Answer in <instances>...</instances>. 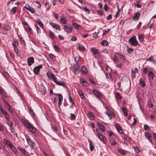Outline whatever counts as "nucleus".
Wrapping results in <instances>:
<instances>
[{
  "label": "nucleus",
  "instance_id": "obj_15",
  "mask_svg": "<svg viewBox=\"0 0 156 156\" xmlns=\"http://www.w3.org/2000/svg\"><path fill=\"white\" fill-rule=\"evenodd\" d=\"M3 142L7 146H8L9 148L12 146V144H11V143L10 141H9L8 140L6 139H4L3 140Z\"/></svg>",
  "mask_w": 156,
  "mask_h": 156
},
{
  "label": "nucleus",
  "instance_id": "obj_45",
  "mask_svg": "<svg viewBox=\"0 0 156 156\" xmlns=\"http://www.w3.org/2000/svg\"><path fill=\"white\" fill-rule=\"evenodd\" d=\"M73 25L74 26V28L76 29H79L80 26L75 23H73Z\"/></svg>",
  "mask_w": 156,
  "mask_h": 156
},
{
  "label": "nucleus",
  "instance_id": "obj_30",
  "mask_svg": "<svg viewBox=\"0 0 156 156\" xmlns=\"http://www.w3.org/2000/svg\"><path fill=\"white\" fill-rule=\"evenodd\" d=\"M138 37L140 42H142L144 38V36L143 34H139Z\"/></svg>",
  "mask_w": 156,
  "mask_h": 156
},
{
  "label": "nucleus",
  "instance_id": "obj_55",
  "mask_svg": "<svg viewBox=\"0 0 156 156\" xmlns=\"http://www.w3.org/2000/svg\"><path fill=\"white\" fill-rule=\"evenodd\" d=\"M58 97L59 98L58 100L62 101L63 99V97L62 95L60 94H58Z\"/></svg>",
  "mask_w": 156,
  "mask_h": 156
},
{
  "label": "nucleus",
  "instance_id": "obj_64",
  "mask_svg": "<svg viewBox=\"0 0 156 156\" xmlns=\"http://www.w3.org/2000/svg\"><path fill=\"white\" fill-rule=\"evenodd\" d=\"M76 37L75 36H73L72 37L71 39V40L72 41H76Z\"/></svg>",
  "mask_w": 156,
  "mask_h": 156
},
{
  "label": "nucleus",
  "instance_id": "obj_26",
  "mask_svg": "<svg viewBox=\"0 0 156 156\" xmlns=\"http://www.w3.org/2000/svg\"><path fill=\"white\" fill-rule=\"evenodd\" d=\"M139 81L140 86L143 87H144L145 86V83L142 79L141 78H140L139 80Z\"/></svg>",
  "mask_w": 156,
  "mask_h": 156
},
{
  "label": "nucleus",
  "instance_id": "obj_2",
  "mask_svg": "<svg viewBox=\"0 0 156 156\" xmlns=\"http://www.w3.org/2000/svg\"><path fill=\"white\" fill-rule=\"evenodd\" d=\"M129 42L130 45L134 46H136L137 45H139L135 36H133L129 38Z\"/></svg>",
  "mask_w": 156,
  "mask_h": 156
},
{
  "label": "nucleus",
  "instance_id": "obj_43",
  "mask_svg": "<svg viewBox=\"0 0 156 156\" xmlns=\"http://www.w3.org/2000/svg\"><path fill=\"white\" fill-rule=\"evenodd\" d=\"M82 84L83 85L85 86H88L89 85V83L85 80H83L82 82Z\"/></svg>",
  "mask_w": 156,
  "mask_h": 156
},
{
  "label": "nucleus",
  "instance_id": "obj_13",
  "mask_svg": "<svg viewBox=\"0 0 156 156\" xmlns=\"http://www.w3.org/2000/svg\"><path fill=\"white\" fill-rule=\"evenodd\" d=\"M93 92L94 94L96 95L97 98L99 99H100V98H101V93L98 92V91L95 90H94L93 91Z\"/></svg>",
  "mask_w": 156,
  "mask_h": 156
},
{
  "label": "nucleus",
  "instance_id": "obj_46",
  "mask_svg": "<svg viewBox=\"0 0 156 156\" xmlns=\"http://www.w3.org/2000/svg\"><path fill=\"white\" fill-rule=\"evenodd\" d=\"M54 47L56 51L58 52L60 51V48L57 46L55 45Z\"/></svg>",
  "mask_w": 156,
  "mask_h": 156
},
{
  "label": "nucleus",
  "instance_id": "obj_51",
  "mask_svg": "<svg viewBox=\"0 0 156 156\" xmlns=\"http://www.w3.org/2000/svg\"><path fill=\"white\" fill-rule=\"evenodd\" d=\"M110 29H108L107 30H103V35L106 34L108 32L110 31Z\"/></svg>",
  "mask_w": 156,
  "mask_h": 156
},
{
  "label": "nucleus",
  "instance_id": "obj_4",
  "mask_svg": "<svg viewBox=\"0 0 156 156\" xmlns=\"http://www.w3.org/2000/svg\"><path fill=\"white\" fill-rule=\"evenodd\" d=\"M47 75L48 79L49 80H52L55 82L57 78L55 75L52 73L50 71H48L47 73Z\"/></svg>",
  "mask_w": 156,
  "mask_h": 156
},
{
  "label": "nucleus",
  "instance_id": "obj_6",
  "mask_svg": "<svg viewBox=\"0 0 156 156\" xmlns=\"http://www.w3.org/2000/svg\"><path fill=\"white\" fill-rule=\"evenodd\" d=\"M78 59L76 60L75 58V60L76 62H78ZM79 67L78 66V63H76V64H75L74 66L73 72L76 74L79 72Z\"/></svg>",
  "mask_w": 156,
  "mask_h": 156
},
{
  "label": "nucleus",
  "instance_id": "obj_34",
  "mask_svg": "<svg viewBox=\"0 0 156 156\" xmlns=\"http://www.w3.org/2000/svg\"><path fill=\"white\" fill-rule=\"evenodd\" d=\"M81 71L84 74L87 72V70L86 69V68L85 66H83L82 67Z\"/></svg>",
  "mask_w": 156,
  "mask_h": 156
},
{
  "label": "nucleus",
  "instance_id": "obj_41",
  "mask_svg": "<svg viewBox=\"0 0 156 156\" xmlns=\"http://www.w3.org/2000/svg\"><path fill=\"white\" fill-rule=\"evenodd\" d=\"M18 44V42L16 41H15L13 42V43L12 44V45L13 48H15L16 47V45H17Z\"/></svg>",
  "mask_w": 156,
  "mask_h": 156
},
{
  "label": "nucleus",
  "instance_id": "obj_58",
  "mask_svg": "<svg viewBox=\"0 0 156 156\" xmlns=\"http://www.w3.org/2000/svg\"><path fill=\"white\" fill-rule=\"evenodd\" d=\"M116 97L117 98H119V99H121V97L120 94H119V93H117L116 94Z\"/></svg>",
  "mask_w": 156,
  "mask_h": 156
},
{
  "label": "nucleus",
  "instance_id": "obj_11",
  "mask_svg": "<svg viewBox=\"0 0 156 156\" xmlns=\"http://www.w3.org/2000/svg\"><path fill=\"white\" fill-rule=\"evenodd\" d=\"M90 50L93 54L96 55H98H98H100V53L98 50L95 48H90Z\"/></svg>",
  "mask_w": 156,
  "mask_h": 156
},
{
  "label": "nucleus",
  "instance_id": "obj_56",
  "mask_svg": "<svg viewBox=\"0 0 156 156\" xmlns=\"http://www.w3.org/2000/svg\"><path fill=\"white\" fill-rule=\"evenodd\" d=\"M46 9L48 10L50 9V6L49 3H48V2L46 3Z\"/></svg>",
  "mask_w": 156,
  "mask_h": 156
},
{
  "label": "nucleus",
  "instance_id": "obj_22",
  "mask_svg": "<svg viewBox=\"0 0 156 156\" xmlns=\"http://www.w3.org/2000/svg\"><path fill=\"white\" fill-rule=\"evenodd\" d=\"M90 150L91 151H93L94 149V147L93 145V143L91 141L88 140Z\"/></svg>",
  "mask_w": 156,
  "mask_h": 156
},
{
  "label": "nucleus",
  "instance_id": "obj_28",
  "mask_svg": "<svg viewBox=\"0 0 156 156\" xmlns=\"http://www.w3.org/2000/svg\"><path fill=\"white\" fill-rule=\"evenodd\" d=\"M28 110H29V112L30 114V115L33 117H34L35 114H34V112L33 111V109L29 107L28 108Z\"/></svg>",
  "mask_w": 156,
  "mask_h": 156
},
{
  "label": "nucleus",
  "instance_id": "obj_36",
  "mask_svg": "<svg viewBox=\"0 0 156 156\" xmlns=\"http://www.w3.org/2000/svg\"><path fill=\"white\" fill-rule=\"evenodd\" d=\"M9 128L10 130H11L12 133H13V135H17L16 133V132L15 131V130L14 128L13 127V126L9 127Z\"/></svg>",
  "mask_w": 156,
  "mask_h": 156
},
{
  "label": "nucleus",
  "instance_id": "obj_50",
  "mask_svg": "<svg viewBox=\"0 0 156 156\" xmlns=\"http://www.w3.org/2000/svg\"><path fill=\"white\" fill-rule=\"evenodd\" d=\"M127 47V52L128 53H130L131 52L133 51V49L132 48H129V47H128V46Z\"/></svg>",
  "mask_w": 156,
  "mask_h": 156
},
{
  "label": "nucleus",
  "instance_id": "obj_32",
  "mask_svg": "<svg viewBox=\"0 0 156 156\" xmlns=\"http://www.w3.org/2000/svg\"><path fill=\"white\" fill-rule=\"evenodd\" d=\"M17 7H14L12 8L11 12L12 15L14 14L16 12Z\"/></svg>",
  "mask_w": 156,
  "mask_h": 156
},
{
  "label": "nucleus",
  "instance_id": "obj_62",
  "mask_svg": "<svg viewBox=\"0 0 156 156\" xmlns=\"http://www.w3.org/2000/svg\"><path fill=\"white\" fill-rule=\"evenodd\" d=\"M3 75L4 76L5 78L8 77V74L7 73L5 72H4L3 73Z\"/></svg>",
  "mask_w": 156,
  "mask_h": 156
},
{
  "label": "nucleus",
  "instance_id": "obj_16",
  "mask_svg": "<svg viewBox=\"0 0 156 156\" xmlns=\"http://www.w3.org/2000/svg\"><path fill=\"white\" fill-rule=\"evenodd\" d=\"M65 30L69 34V33L72 31V28L71 27H69L67 25H65L64 27Z\"/></svg>",
  "mask_w": 156,
  "mask_h": 156
},
{
  "label": "nucleus",
  "instance_id": "obj_9",
  "mask_svg": "<svg viewBox=\"0 0 156 156\" xmlns=\"http://www.w3.org/2000/svg\"><path fill=\"white\" fill-rule=\"evenodd\" d=\"M42 67V66L41 65H39L34 68V72L36 74H37L40 71V69Z\"/></svg>",
  "mask_w": 156,
  "mask_h": 156
},
{
  "label": "nucleus",
  "instance_id": "obj_48",
  "mask_svg": "<svg viewBox=\"0 0 156 156\" xmlns=\"http://www.w3.org/2000/svg\"><path fill=\"white\" fill-rule=\"evenodd\" d=\"M49 34L50 38L52 39H53L54 38V35L53 33L51 31H50Z\"/></svg>",
  "mask_w": 156,
  "mask_h": 156
},
{
  "label": "nucleus",
  "instance_id": "obj_33",
  "mask_svg": "<svg viewBox=\"0 0 156 156\" xmlns=\"http://www.w3.org/2000/svg\"><path fill=\"white\" fill-rule=\"evenodd\" d=\"M116 54L118 55L123 60L126 59V57L120 53L117 52L116 53Z\"/></svg>",
  "mask_w": 156,
  "mask_h": 156
},
{
  "label": "nucleus",
  "instance_id": "obj_12",
  "mask_svg": "<svg viewBox=\"0 0 156 156\" xmlns=\"http://www.w3.org/2000/svg\"><path fill=\"white\" fill-rule=\"evenodd\" d=\"M36 22L39 25L40 27L42 29L44 30L45 27L44 25L41 20L39 19H36Z\"/></svg>",
  "mask_w": 156,
  "mask_h": 156
},
{
  "label": "nucleus",
  "instance_id": "obj_8",
  "mask_svg": "<svg viewBox=\"0 0 156 156\" xmlns=\"http://www.w3.org/2000/svg\"><path fill=\"white\" fill-rule=\"evenodd\" d=\"M49 23L53 28L59 30H61L60 27L58 25L52 22H49Z\"/></svg>",
  "mask_w": 156,
  "mask_h": 156
},
{
  "label": "nucleus",
  "instance_id": "obj_1",
  "mask_svg": "<svg viewBox=\"0 0 156 156\" xmlns=\"http://www.w3.org/2000/svg\"><path fill=\"white\" fill-rule=\"evenodd\" d=\"M21 121L25 126L29 130L31 131L35 136H37L38 133L37 132V129L28 121L24 119H22Z\"/></svg>",
  "mask_w": 156,
  "mask_h": 156
},
{
  "label": "nucleus",
  "instance_id": "obj_63",
  "mask_svg": "<svg viewBox=\"0 0 156 156\" xmlns=\"http://www.w3.org/2000/svg\"><path fill=\"white\" fill-rule=\"evenodd\" d=\"M4 115L5 116V118L6 120L10 118L9 114H8V113H7L6 114H4Z\"/></svg>",
  "mask_w": 156,
  "mask_h": 156
},
{
  "label": "nucleus",
  "instance_id": "obj_38",
  "mask_svg": "<svg viewBox=\"0 0 156 156\" xmlns=\"http://www.w3.org/2000/svg\"><path fill=\"white\" fill-rule=\"evenodd\" d=\"M78 94L81 99H83L84 98H85L84 94L82 91L81 90H79L78 91Z\"/></svg>",
  "mask_w": 156,
  "mask_h": 156
},
{
  "label": "nucleus",
  "instance_id": "obj_19",
  "mask_svg": "<svg viewBox=\"0 0 156 156\" xmlns=\"http://www.w3.org/2000/svg\"><path fill=\"white\" fill-rule=\"evenodd\" d=\"M39 90L41 92L42 94H44L46 93V90L45 88L44 87V86H41L40 87Z\"/></svg>",
  "mask_w": 156,
  "mask_h": 156
},
{
  "label": "nucleus",
  "instance_id": "obj_35",
  "mask_svg": "<svg viewBox=\"0 0 156 156\" xmlns=\"http://www.w3.org/2000/svg\"><path fill=\"white\" fill-rule=\"evenodd\" d=\"M3 28L6 31H8L11 29V27L9 25H5L3 27Z\"/></svg>",
  "mask_w": 156,
  "mask_h": 156
},
{
  "label": "nucleus",
  "instance_id": "obj_20",
  "mask_svg": "<svg viewBox=\"0 0 156 156\" xmlns=\"http://www.w3.org/2000/svg\"><path fill=\"white\" fill-rule=\"evenodd\" d=\"M138 70L136 68H135L133 70H132V77H135L136 73L138 72Z\"/></svg>",
  "mask_w": 156,
  "mask_h": 156
},
{
  "label": "nucleus",
  "instance_id": "obj_23",
  "mask_svg": "<svg viewBox=\"0 0 156 156\" xmlns=\"http://www.w3.org/2000/svg\"><path fill=\"white\" fill-rule=\"evenodd\" d=\"M87 115L91 119H94L95 117L94 115L91 112H88Z\"/></svg>",
  "mask_w": 156,
  "mask_h": 156
},
{
  "label": "nucleus",
  "instance_id": "obj_54",
  "mask_svg": "<svg viewBox=\"0 0 156 156\" xmlns=\"http://www.w3.org/2000/svg\"><path fill=\"white\" fill-rule=\"evenodd\" d=\"M105 114L108 116L109 119L110 120H111L112 119V117L110 114L109 113L106 112H105Z\"/></svg>",
  "mask_w": 156,
  "mask_h": 156
},
{
  "label": "nucleus",
  "instance_id": "obj_21",
  "mask_svg": "<svg viewBox=\"0 0 156 156\" xmlns=\"http://www.w3.org/2000/svg\"><path fill=\"white\" fill-rule=\"evenodd\" d=\"M0 94L4 98H6L7 97L5 92L2 89V87L0 86Z\"/></svg>",
  "mask_w": 156,
  "mask_h": 156
},
{
  "label": "nucleus",
  "instance_id": "obj_27",
  "mask_svg": "<svg viewBox=\"0 0 156 156\" xmlns=\"http://www.w3.org/2000/svg\"><path fill=\"white\" fill-rule=\"evenodd\" d=\"M98 125L99 127V129H101L102 132H104L105 131V127L102 124L98 123Z\"/></svg>",
  "mask_w": 156,
  "mask_h": 156
},
{
  "label": "nucleus",
  "instance_id": "obj_17",
  "mask_svg": "<svg viewBox=\"0 0 156 156\" xmlns=\"http://www.w3.org/2000/svg\"><path fill=\"white\" fill-rule=\"evenodd\" d=\"M56 84L60 86H62L64 87H66V85L65 83L64 82H59L57 80H56L54 82Z\"/></svg>",
  "mask_w": 156,
  "mask_h": 156
},
{
  "label": "nucleus",
  "instance_id": "obj_49",
  "mask_svg": "<svg viewBox=\"0 0 156 156\" xmlns=\"http://www.w3.org/2000/svg\"><path fill=\"white\" fill-rule=\"evenodd\" d=\"M118 151L121 154L124 155L126 154L125 151L122 149H119Z\"/></svg>",
  "mask_w": 156,
  "mask_h": 156
},
{
  "label": "nucleus",
  "instance_id": "obj_37",
  "mask_svg": "<svg viewBox=\"0 0 156 156\" xmlns=\"http://www.w3.org/2000/svg\"><path fill=\"white\" fill-rule=\"evenodd\" d=\"M148 76L149 77H151V79H152L154 77V74L153 72L151 71H149L148 72Z\"/></svg>",
  "mask_w": 156,
  "mask_h": 156
},
{
  "label": "nucleus",
  "instance_id": "obj_42",
  "mask_svg": "<svg viewBox=\"0 0 156 156\" xmlns=\"http://www.w3.org/2000/svg\"><path fill=\"white\" fill-rule=\"evenodd\" d=\"M10 148L14 152H16L17 150L15 147H14L13 145H12V146H11V147Z\"/></svg>",
  "mask_w": 156,
  "mask_h": 156
},
{
  "label": "nucleus",
  "instance_id": "obj_7",
  "mask_svg": "<svg viewBox=\"0 0 156 156\" xmlns=\"http://www.w3.org/2000/svg\"><path fill=\"white\" fill-rule=\"evenodd\" d=\"M24 7L32 13H35L36 12L35 9L28 4H26Z\"/></svg>",
  "mask_w": 156,
  "mask_h": 156
},
{
  "label": "nucleus",
  "instance_id": "obj_29",
  "mask_svg": "<svg viewBox=\"0 0 156 156\" xmlns=\"http://www.w3.org/2000/svg\"><path fill=\"white\" fill-rule=\"evenodd\" d=\"M60 17V20L61 23L63 24H66V18L63 16H61Z\"/></svg>",
  "mask_w": 156,
  "mask_h": 156
},
{
  "label": "nucleus",
  "instance_id": "obj_60",
  "mask_svg": "<svg viewBox=\"0 0 156 156\" xmlns=\"http://www.w3.org/2000/svg\"><path fill=\"white\" fill-rule=\"evenodd\" d=\"M135 5L136 7L139 8H141L142 7L141 5L140 4L138 3H135Z\"/></svg>",
  "mask_w": 156,
  "mask_h": 156
},
{
  "label": "nucleus",
  "instance_id": "obj_14",
  "mask_svg": "<svg viewBox=\"0 0 156 156\" xmlns=\"http://www.w3.org/2000/svg\"><path fill=\"white\" fill-rule=\"evenodd\" d=\"M145 135L147 139L149 140L152 143V138L151 134L148 132H146L145 133Z\"/></svg>",
  "mask_w": 156,
  "mask_h": 156
},
{
  "label": "nucleus",
  "instance_id": "obj_59",
  "mask_svg": "<svg viewBox=\"0 0 156 156\" xmlns=\"http://www.w3.org/2000/svg\"><path fill=\"white\" fill-rule=\"evenodd\" d=\"M134 150L135 152L136 153H138L139 152V148L137 147H135L134 148Z\"/></svg>",
  "mask_w": 156,
  "mask_h": 156
},
{
  "label": "nucleus",
  "instance_id": "obj_10",
  "mask_svg": "<svg viewBox=\"0 0 156 156\" xmlns=\"http://www.w3.org/2000/svg\"><path fill=\"white\" fill-rule=\"evenodd\" d=\"M28 66H30L34 62V58L32 57H30L27 59Z\"/></svg>",
  "mask_w": 156,
  "mask_h": 156
},
{
  "label": "nucleus",
  "instance_id": "obj_53",
  "mask_svg": "<svg viewBox=\"0 0 156 156\" xmlns=\"http://www.w3.org/2000/svg\"><path fill=\"white\" fill-rule=\"evenodd\" d=\"M18 149L23 154L26 153V151H25V150L24 149H23V148H20V147H19Z\"/></svg>",
  "mask_w": 156,
  "mask_h": 156
},
{
  "label": "nucleus",
  "instance_id": "obj_61",
  "mask_svg": "<svg viewBox=\"0 0 156 156\" xmlns=\"http://www.w3.org/2000/svg\"><path fill=\"white\" fill-rule=\"evenodd\" d=\"M112 19V15H108L106 19L108 20H109Z\"/></svg>",
  "mask_w": 156,
  "mask_h": 156
},
{
  "label": "nucleus",
  "instance_id": "obj_24",
  "mask_svg": "<svg viewBox=\"0 0 156 156\" xmlns=\"http://www.w3.org/2000/svg\"><path fill=\"white\" fill-rule=\"evenodd\" d=\"M116 127L118 131L121 134L123 133L122 129L118 123L115 124Z\"/></svg>",
  "mask_w": 156,
  "mask_h": 156
},
{
  "label": "nucleus",
  "instance_id": "obj_47",
  "mask_svg": "<svg viewBox=\"0 0 156 156\" xmlns=\"http://www.w3.org/2000/svg\"><path fill=\"white\" fill-rule=\"evenodd\" d=\"M70 117H71V119L72 120H73L75 119H76V116L75 115L71 113L70 114Z\"/></svg>",
  "mask_w": 156,
  "mask_h": 156
},
{
  "label": "nucleus",
  "instance_id": "obj_52",
  "mask_svg": "<svg viewBox=\"0 0 156 156\" xmlns=\"http://www.w3.org/2000/svg\"><path fill=\"white\" fill-rule=\"evenodd\" d=\"M24 28L28 32L29 31V32H30V33H31V34L32 33L31 31V28L29 27H27L26 28L25 27H24Z\"/></svg>",
  "mask_w": 156,
  "mask_h": 156
},
{
  "label": "nucleus",
  "instance_id": "obj_3",
  "mask_svg": "<svg viewBox=\"0 0 156 156\" xmlns=\"http://www.w3.org/2000/svg\"><path fill=\"white\" fill-rule=\"evenodd\" d=\"M25 136L28 145L31 147L32 148H33L35 146L36 143L32 140L27 135H25Z\"/></svg>",
  "mask_w": 156,
  "mask_h": 156
},
{
  "label": "nucleus",
  "instance_id": "obj_18",
  "mask_svg": "<svg viewBox=\"0 0 156 156\" xmlns=\"http://www.w3.org/2000/svg\"><path fill=\"white\" fill-rule=\"evenodd\" d=\"M140 16V13L139 12H137L134 14L133 17V19L135 21H136L139 19Z\"/></svg>",
  "mask_w": 156,
  "mask_h": 156
},
{
  "label": "nucleus",
  "instance_id": "obj_44",
  "mask_svg": "<svg viewBox=\"0 0 156 156\" xmlns=\"http://www.w3.org/2000/svg\"><path fill=\"white\" fill-rule=\"evenodd\" d=\"M8 110L9 111V112H10V113L12 114L13 112L14 109L12 108L11 106L7 108Z\"/></svg>",
  "mask_w": 156,
  "mask_h": 156
},
{
  "label": "nucleus",
  "instance_id": "obj_39",
  "mask_svg": "<svg viewBox=\"0 0 156 156\" xmlns=\"http://www.w3.org/2000/svg\"><path fill=\"white\" fill-rule=\"evenodd\" d=\"M113 60L115 62V63L119 62V59L115 55L113 56Z\"/></svg>",
  "mask_w": 156,
  "mask_h": 156
},
{
  "label": "nucleus",
  "instance_id": "obj_31",
  "mask_svg": "<svg viewBox=\"0 0 156 156\" xmlns=\"http://www.w3.org/2000/svg\"><path fill=\"white\" fill-rule=\"evenodd\" d=\"M100 44L101 45L104 46H107L108 44V42L106 40H103L101 41Z\"/></svg>",
  "mask_w": 156,
  "mask_h": 156
},
{
  "label": "nucleus",
  "instance_id": "obj_40",
  "mask_svg": "<svg viewBox=\"0 0 156 156\" xmlns=\"http://www.w3.org/2000/svg\"><path fill=\"white\" fill-rule=\"evenodd\" d=\"M110 142L111 145L114 146H115L117 144L116 142L113 140H110Z\"/></svg>",
  "mask_w": 156,
  "mask_h": 156
},
{
  "label": "nucleus",
  "instance_id": "obj_57",
  "mask_svg": "<svg viewBox=\"0 0 156 156\" xmlns=\"http://www.w3.org/2000/svg\"><path fill=\"white\" fill-rule=\"evenodd\" d=\"M84 10L88 14L89 13V11L86 7H84L83 8Z\"/></svg>",
  "mask_w": 156,
  "mask_h": 156
},
{
  "label": "nucleus",
  "instance_id": "obj_5",
  "mask_svg": "<svg viewBox=\"0 0 156 156\" xmlns=\"http://www.w3.org/2000/svg\"><path fill=\"white\" fill-rule=\"evenodd\" d=\"M98 138L103 142L106 144V139L105 137L103 135L99 133L98 132H97V134H96Z\"/></svg>",
  "mask_w": 156,
  "mask_h": 156
},
{
  "label": "nucleus",
  "instance_id": "obj_25",
  "mask_svg": "<svg viewBox=\"0 0 156 156\" xmlns=\"http://www.w3.org/2000/svg\"><path fill=\"white\" fill-rule=\"evenodd\" d=\"M79 45L78 47V48L79 50L81 51H84L85 50V47L83 46L82 45L79 44Z\"/></svg>",
  "mask_w": 156,
  "mask_h": 156
}]
</instances>
